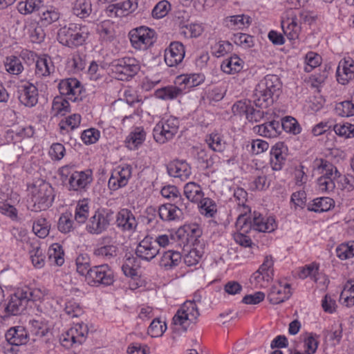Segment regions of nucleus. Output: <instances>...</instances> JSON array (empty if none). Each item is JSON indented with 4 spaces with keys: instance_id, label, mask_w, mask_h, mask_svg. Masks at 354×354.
Masks as SVG:
<instances>
[{
    "instance_id": "obj_9",
    "label": "nucleus",
    "mask_w": 354,
    "mask_h": 354,
    "mask_svg": "<svg viewBox=\"0 0 354 354\" xmlns=\"http://www.w3.org/2000/svg\"><path fill=\"white\" fill-rule=\"evenodd\" d=\"M113 281V272L106 264L93 267L86 277L87 283L93 286H109Z\"/></svg>"
},
{
    "instance_id": "obj_1",
    "label": "nucleus",
    "mask_w": 354,
    "mask_h": 354,
    "mask_svg": "<svg viewBox=\"0 0 354 354\" xmlns=\"http://www.w3.org/2000/svg\"><path fill=\"white\" fill-rule=\"evenodd\" d=\"M62 95H66L67 99L55 98L53 102L52 109L55 115H65L70 111L68 100L77 102L82 100V88L80 82L75 78L62 80L58 86Z\"/></svg>"
},
{
    "instance_id": "obj_59",
    "label": "nucleus",
    "mask_w": 354,
    "mask_h": 354,
    "mask_svg": "<svg viewBox=\"0 0 354 354\" xmlns=\"http://www.w3.org/2000/svg\"><path fill=\"white\" fill-rule=\"evenodd\" d=\"M30 258L35 267L40 268L44 265V257L40 247L33 246L30 251Z\"/></svg>"
},
{
    "instance_id": "obj_47",
    "label": "nucleus",
    "mask_w": 354,
    "mask_h": 354,
    "mask_svg": "<svg viewBox=\"0 0 354 354\" xmlns=\"http://www.w3.org/2000/svg\"><path fill=\"white\" fill-rule=\"evenodd\" d=\"M5 67L8 73L13 75L19 74L24 69L19 58L15 56L8 57L6 58Z\"/></svg>"
},
{
    "instance_id": "obj_14",
    "label": "nucleus",
    "mask_w": 354,
    "mask_h": 354,
    "mask_svg": "<svg viewBox=\"0 0 354 354\" xmlns=\"http://www.w3.org/2000/svg\"><path fill=\"white\" fill-rule=\"evenodd\" d=\"M291 295L290 284L277 281L270 288L268 298L271 304H277L289 299Z\"/></svg>"
},
{
    "instance_id": "obj_11",
    "label": "nucleus",
    "mask_w": 354,
    "mask_h": 354,
    "mask_svg": "<svg viewBox=\"0 0 354 354\" xmlns=\"http://www.w3.org/2000/svg\"><path fill=\"white\" fill-rule=\"evenodd\" d=\"M32 294L29 290H18L11 296L6 310L7 313L17 315L21 314L26 308Z\"/></svg>"
},
{
    "instance_id": "obj_50",
    "label": "nucleus",
    "mask_w": 354,
    "mask_h": 354,
    "mask_svg": "<svg viewBox=\"0 0 354 354\" xmlns=\"http://www.w3.org/2000/svg\"><path fill=\"white\" fill-rule=\"evenodd\" d=\"M266 274V260L262 263L259 268L252 275L250 282L254 288H259L264 287Z\"/></svg>"
},
{
    "instance_id": "obj_43",
    "label": "nucleus",
    "mask_w": 354,
    "mask_h": 354,
    "mask_svg": "<svg viewBox=\"0 0 354 354\" xmlns=\"http://www.w3.org/2000/svg\"><path fill=\"white\" fill-rule=\"evenodd\" d=\"M50 224L44 218H39L32 225L34 233L39 238L46 237L50 231Z\"/></svg>"
},
{
    "instance_id": "obj_62",
    "label": "nucleus",
    "mask_w": 354,
    "mask_h": 354,
    "mask_svg": "<svg viewBox=\"0 0 354 354\" xmlns=\"http://www.w3.org/2000/svg\"><path fill=\"white\" fill-rule=\"evenodd\" d=\"M64 310L71 317H77L82 314V310L79 304L74 300L66 303Z\"/></svg>"
},
{
    "instance_id": "obj_56",
    "label": "nucleus",
    "mask_w": 354,
    "mask_h": 354,
    "mask_svg": "<svg viewBox=\"0 0 354 354\" xmlns=\"http://www.w3.org/2000/svg\"><path fill=\"white\" fill-rule=\"evenodd\" d=\"M81 121V116L79 114H73L66 118V120L60 121L59 126L61 130H66L70 128L73 130L79 126Z\"/></svg>"
},
{
    "instance_id": "obj_38",
    "label": "nucleus",
    "mask_w": 354,
    "mask_h": 354,
    "mask_svg": "<svg viewBox=\"0 0 354 354\" xmlns=\"http://www.w3.org/2000/svg\"><path fill=\"white\" fill-rule=\"evenodd\" d=\"M335 110L336 113L342 117L354 115V94L351 95L350 100H345L337 103Z\"/></svg>"
},
{
    "instance_id": "obj_19",
    "label": "nucleus",
    "mask_w": 354,
    "mask_h": 354,
    "mask_svg": "<svg viewBox=\"0 0 354 354\" xmlns=\"http://www.w3.org/2000/svg\"><path fill=\"white\" fill-rule=\"evenodd\" d=\"M275 124V131L272 133L268 134L267 137L275 138L282 131H286L288 133L297 135L301 132V128L297 120L291 116H286L283 118L281 123H274Z\"/></svg>"
},
{
    "instance_id": "obj_16",
    "label": "nucleus",
    "mask_w": 354,
    "mask_h": 354,
    "mask_svg": "<svg viewBox=\"0 0 354 354\" xmlns=\"http://www.w3.org/2000/svg\"><path fill=\"white\" fill-rule=\"evenodd\" d=\"M185 48L182 43L173 41L165 50V61L167 66L172 67L180 64L185 57Z\"/></svg>"
},
{
    "instance_id": "obj_39",
    "label": "nucleus",
    "mask_w": 354,
    "mask_h": 354,
    "mask_svg": "<svg viewBox=\"0 0 354 354\" xmlns=\"http://www.w3.org/2000/svg\"><path fill=\"white\" fill-rule=\"evenodd\" d=\"M118 252V248L115 244H108L100 246L94 250L96 257L103 258L105 260H110L115 257Z\"/></svg>"
},
{
    "instance_id": "obj_55",
    "label": "nucleus",
    "mask_w": 354,
    "mask_h": 354,
    "mask_svg": "<svg viewBox=\"0 0 354 354\" xmlns=\"http://www.w3.org/2000/svg\"><path fill=\"white\" fill-rule=\"evenodd\" d=\"M321 61L322 58L317 53L313 51L308 52L305 57V71L310 72L313 68L320 65Z\"/></svg>"
},
{
    "instance_id": "obj_5",
    "label": "nucleus",
    "mask_w": 354,
    "mask_h": 354,
    "mask_svg": "<svg viewBox=\"0 0 354 354\" xmlns=\"http://www.w3.org/2000/svg\"><path fill=\"white\" fill-rule=\"evenodd\" d=\"M199 315L196 303L187 301L181 305L174 316L173 324L180 326L184 332H186L190 324L196 322Z\"/></svg>"
},
{
    "instance_id": "obj_15",
    "label": "nucleus",
    "mask_w": 354,
    "mask_h": 354,
    "mask_svg": "<svg viewBox=\"0 0 354 354\" xmlns=\"http://www.w3.org/2000/svg\"><path fill=\"white\" fill-rule=\"evenodd\" d=\"M236 227L239 232L234 234L235 241L240 245L250 246L252 243L251 239L244 234L248 233L252 229V225L250 222H248V217L245 214H240L239 215L236 222Z\"/></svg>"
},
{
    "instance_id": "obj_13",
    "label": "nucleus",
    "mask_w": 354,
    "mask_h": 354,
    "mask_svg": "<svg viewBox=\"0 0 354 354\" xmlns=\"http://www.w3.org/2000/svg\"><path fill=\"white\" fill-rule=\"evenodd\" d=\"M159 253V248L156 243L153 241L152 237L146 236L138 245L136 254L140 259L150 261Z\"/></svg>"
},
{
    "instance_id": "obj_63",
    "label": "nucleus",
    "mask_w": 354,
    "mask_h": 354,
    "mask_svg": "<svg viewBox=\"0 0 354 354\" xmlns=\"http://www.w3.org/2000/svg\"><path fill=\"white\" fill-rule=\"evenodd\" d=\"M118 10L122 13V17L132 12L138 8V3L136 0H127L123 2L117 3Z\"/></svg>"
},
{
    "instance_id": "obj_51",
    "label": "nucleus",
    "mask_w": 354,
    "mask_h": 354,
    "mask_svg": "<svg viewBox=\"0 0 354 354\" xmlns=\"http://www.w3.org/2000/svg\"><path fill=\"white\" fill-rule=\"evenodd\" d=\"M232 50V45L227 41H220L212 46V53L216 57H221Z\"/></svg>"
},
{
    "instance_id": "obj_10",
    "label": "nucleus",
    "mask_w": 354,
    "mask_h": 354,
    "mask_svg": "<svg viewBox=\"0 0 354 354\" xmlns=\"http://www.w3.org/2000/svg\"><path fill=\"white\" fill-rule=\"evenodd\" d=\"M53 198L52 187L47 184L40 185L32 194L34 210L41 211L47 209L51 205Z\"/></svg>"
},
{
    "instance_id": "obj_36",
    "label": "nucleus",
    "mask_w": 354,
    "mask_h": 354,
    "mask_svg": "<svg viewBox=\"0 0 354 354\" xmlns=\"http://www.w3.org/2000/svg\"><path fill=\"white\" fill-rule=\"evenodd\" d=\"M64 250L59 243L52 244L48 250V256L49 261L57 266H62L64 262Z\"/></svg>"
},
{
    "instance_id": "obj_6",
    "label": "nucleus",
    "mask_w": 354,
    "mask_h": 354,
    "mask_svg": "<svg viewBox=\"0 0 354 354\" xmlns=\"http://www.w3.org/2000/svg\"><path fill=\"white\" fill-rule=\"evenodd\" d=\"M114 213L108 209H99L88 219L86 230L92 234H100L105 232L113 220Z\"/></svg>"
},
{
    "instance_id": "obj_44",
    "label": "nucleus",
    "mask_w": 354,
    "mask_h": 354,
    "mask_svg": "<svg viewBox=\"0 0 354 354\" xmlns=\"http://www.w3.org/2000/svg\"><path fill=\"white\" fill-rule=\"evenodd\" d=\"M336 254L342 260H346L354 257V241L340 244L336 248Z\"/></svg>"
},
{
    "instance_id": "obj_4",
    "label": "nucleus",
    "mask_w": 354,
    "mask_h": 354,
    "mask_svg": "<svg viewBox=\"0 0 354 354\" xmlns=\"http://www.w3.org/2000/svg\"><path fill=\"white\" fill-rule=\"evenodd\" d=\"M111 72L115 79L127 81L135 76L140 69L139 62L134 57H124L113 61Z\"/></svg>"
},
{
    "instance_id": "obj_64",
    "label": "nucleus",
    "mask_w": 354,
    "mask_h": 354,
    "mask_svg": "<svg viewBox=\"0 0 354 354\" xmlns=\"http://www.w3.org/2000/svg\"><path fill=\"white\" fill-rule=\"evenodd\" d=\"M100 138L99 131L95 129H89L82 132L81 138L86 145L96 142Z\"/></svg>"
},
{
    "instance_id": "obj_27",
    "label": "nucleus",
    "mask_w": 354,
    "mask_h": 354,
    "mask_svg": "<svg viewBox=\"0 0 354 354\" xmlns=\"http://www.w3.org/2000/svg\"><path fill=\"white\" fill-rule=\"evenodd\" d=\"M55 71L51 58L47 55L39 57L36 62L35 73L40 77L48 76Z\"/></svg>"
},
{
    "instance_id": "obj_33",
    "label": "nucleus",
    "mask_w": 354,
    "mask_h": 354,
    "mask_svg": "<svg viewBox=\"0 0 354 354\" xmlns=\"http://www.w3.org/2000/svg\"><path fill=\"white\" fill-rule=\"evenodd\" d=\"M73 12L77 17L85 19L92 12V5L90 0H75L73 6Z\"/></svg>"
},
{
    "instance_id": "obj_53",
    "label": "nucleus",
    "mask_w": 354,
    "mask_h": 354,
    "mask_svg": "<svg viewBox=\"0 0 354 354\" xmlns=\"http://www.w3.org/2000/svg\"><path fill=\"white\" fill-rule=\"evenodd\" d=\"M200 209L202 214L207 217H212L216 212V205L215 203L209 198H202Z\"/></svg>"
},
{
    "instance_id": "obj_37",
    "label": "nucleus",
    "mask_w": 354,
    "mask_h": 354,
    "mask_svg": "<svg viewBox=\"0 0 354 354\" xmlns=\"http://www.w3.org/2000/svg\"><path fill=\"white\" fill-rule=\"evenodd\" d=\"M146 133L141 127H137L127 138V143L131 149L137 148L145 139Z\"/></svg>"
},
{
    "instance_id": "obj_22",
    "label": "nucleus",
    "mask_w": 354,
    "mask_h": 354,
    "mask_svg": "<svg viewBox=\"0 0 354 354\" xmlns=\"http://www.w3.org/2000/svg\"><path fill=\"white\" fill-rule=\"evenodd\" d=\"M285 151L286 147L283 142H277L272 147L270 153V164L273 170L279 171L282 168L285 160L283 156Z\"/></svg>"
},
{
    "instance_id": "obj_34",
    "label": "nucleus",
    "mask_w": 354,
    "mask_h": 354,
    "mask_svg": "<svg viewBox=\"0 0 354 354\" xmlns=\"http://www.w3.org/2000/svg\"><path fill=\"white\" fill-rule=\"evenodd\" d=\"M42 6L41 0H20L17 10L21 14L26 15L40 10Z\"/></svg>"
},
{
    "instance_id": "obj_21",
    "label": "nucleus",
    "mask_w": 354,
    "mask_h": 354,
    "mask_svg": "<svg viewBox=\"0 0 354 354\" xmlns=\"http://www.w3.org/2000/svg\"><path fill=\"white\" fill-rule=\"evenodd\" d=\"M29 333L23 326L10 328L6 333V340L12 345L19 346L28 342Z\"/></svg>"
},
{
    "instance_id": "obj_20",
    "label": "nucleus",
    "mask_w": 354,
    "mask_h": 354,
    "mask_svg": "<svg viewBox=\"0 0 354 354\" xmlns=\"http://www.w3.org/2000/svg\"><path fill=\"white\" fill-rule=\"evenodd\" d=\"M167 169L170 176L179 178L182 180L187 179L191 175V168L185 161L171 162L167 165Z\"/></svg>"
},
{
    "instance_id": "obj_7",
    "label": "nucleus",
    "mask_w": 354,
    "mask_h": 354,
    "mask_svg": "<svg viewBox=\"0 0 354 354\" xmlns=\"http://www.w3.org/2000/svg\"><path fill=\"white\" fill-rule=\"evenodd\" d=\"M179 121L177 118L170 117L165 121H160L153 129V138L156 142L163 144L173 138L178 133Z\"/></svg>"
},
{
    "instance_id": "obj_58",
    "label": "nucleus",
    "mask_w": 354,
    "mask_h": 354,
    "mask_svg": "<svg viewBox=\"0 0 354 354\" xmlns=\"http://www.w3.org/2000/svg\"><path fill=\"white\" fill-rule=\"evenodd\" d=\"M182 93V90L176 86H168L158 91V95L163 100H173Z\"/></svg>"
},
{
    "instance_id": "obj_26",
    "label": "nucleus",
    "mask_w": 354,
    "mask_h": 354,
    "mask_svg": "<svg viewBox=\"0 0 354 354\" xmlns=\"http://www.w3.org/2000/svg\"><path fill=\"white\" fill-rule=\"evenodd\" d=\"M181 259L182 256L179 252L168 250L162 255L159 264L165 270H171L177 266Z\"/></svg>"
},
{
    "instance_id": "obj_8",
    "label": "nucleus",
    "mask_w": 354,
    "mask_h": 354,
    "mask_svg": "<svg viewBox=\"0 0 354 354\" xmlns=\"http://www.w3.org/2000/svg\"><path fill=\"white\" fill-rule=\"evenodd\" d=\"M132 46L138 50H147L155 42V32L147 27L141 26L129 32Z\"/></svg>"
},
{
    "instance_id": "obj_12",
    "label": "nucleus",
    "mask_w": 354,
    "mask_h": 354,
    "mask_svg": "<svg viewBox=\"0 0 354 354\" xmlns=\"http://www.w3.org/2000/svg\"><path fill=\"white\" fill-rule=\"evenodd\" d=\"M254 103L259 109L251 106V111L248 113L247 119L250 122H258L263 118V104L266 102V83L260 82L257 85L254 93Z\"/></svg>"
},
{
    "instance_id": "obj_23",
    "label": "nucleus",
    "mask_w": 354,
    "mask_h": 354,
    "mask_svg": "<svg viewBox=\"0 0 354 354\" xmlns=\"http://www.w3.org/2000/svg\"><path fill=\"white\" fill-rule=\"evenodd\" d=\"M116 223L118 227L123 230L131 231L136 229L137 226L133 214L127 209H122L118 213Z\"/></svg>"
},
{
    "instance_id": "obj_46",
    "label": "nucleus",
    "mask_w": 354,
    "mask_h": 354,
    "mask_svg": "<svg viewBox=\"0 0 354 354\" xmlns=\"http://www.w3.org/2000/svg\"><path fill=\"white\" fill-rule=\"evenodd\" d=\"M335 133L344 138H351L354 137V124L348 122L338 123L333 127Z\"/></svg>"
},
{
    "instance_id": "obj_45",
    "label": "nucleus",
    "mask_w": 354,
    "mask_h": 354,
    "mask_svg": "<svg viewBox=\"0 0 354 354\" xmlns=\"http://www.w3.org/2000/svg\"><path fill=\"white\" fill-rule=\"evenodd\" d=\"M40 11V21L43 25H50L59 19V13L52 8L45 9L42 6Z\"/></svg>"
},
{
    "instance_id": "obj_25",
    "label": "nucleus",
    "mask_w": 354,
    "mask_h": 354,
    "mask_svg": "<svg viewBox=\"0 0 354 354\" xmlns=\"http://www.w3.org/2000/svg\"><path fill=\"white\" fill-rule=\"evenodd\" d=\"M28 333L34 337L32 340L48 335L49 328L48 325L41 319L30 320L28 326Z\"/></svg>"
},
{
    "instance_id": "obj_41",
    "label": "nucleus",
    "mask_w": 354,
    "mask_h": 354,
    "mask_svg": "<svg viewBox=\"0 0 354 354\" xmlns=\"http://www.w3.org/2000/svg\"><path fill=\"white\" fill-rule=\"evenodd\" d=\"M250 24V18L245 15L231 16L227 20V26L234 29H243Z\"/></svg>"
},
{
    "instance_id": "obj_28",
    "label": "nucleus",
    "mask_w": 354,
    "mask_h": 354,
    "mask_svg": "<svg viewBox=\"0 0 354 354\" xmlns=\"http://www.w3.org/2000/svg\"><path fill=\"white\" fill-rule=\"evenodd\" d=\"M335 202L330 197L317 198L313 201L312 203L307 205L308 211L315 212H324L330 210L334 207Z\"/></svg>"
},
{
    "instance_id": "obj_29",
    "label": "nucleus",
    "mask_w": 354,
    "mask_h": 354,
    "mask_svg": "<svg viewBox=\"0 0 354 354\" xmlns=\"http://www.w3.org/2000/svg\"><path fill=\"white\" fill-rule=\"evenodd\" d=\"M184 194L192 203H198L204 195L201 186L194 182H189L185 185Z\"/></svg>"
},
{
    "instance_id": "obj_57",
    "label": "nucleus",
    "mask_w": 354,
    "mask_h": 354,
    "mask_svg": "<svg viewBox=\"0 0 354 354\" xmlns=\"http://www.w3.org/2000/svg\"><path fill=\"white\" fill-rule=\"evenodd\" d=\"M319 336L316 334L310 333L304 339V348L306 354H314L318 347Z\"/></svg>"
},
{
    "instance_id": "obj_18",
    "label": "nucleus",
    "mask_w": 354,
    "mask_h": 354,
    "mask_svg": "<svg viewBox=\"0 0 354 354\" xmlns=\"http://www.w3.org/2000/svg\"><path fill=\"white\" fill-rule=\"evenodd\" d=\"M337 80L342 85L346 84L354 76V60L346 57L341 60L336 71Z\"/></svg>"
},
{
    "instance_id": "obj_32",
    "label": "nucleus",
    "mask_w": 354,
    "mask_h": 354,
    "mask_svg": "<svg viewBox=\"0 0 354 354\" xmlns=\"http://www.w3.org/2000/svg\"><path fill=\"white\" fill-rule=\"evenodd\" d=\"M243 62L236 55L224 60L221 65V70L227 74L238 73L243 68Z\"/></svg>"
},
{
    "instance_id": "obj_3",
    "label": "nucleus",
    "mask_w": 354,
    "mask_h": 354,
    "mask_svg": "<svg viewBox=\"0 0 354 354\" xmlns=\"http://www.w3.org/2000/svg\"><path fill=\"white\" fill-rule=\"evenodd\" d=\"M316 167L321 174L317 179V187L322 192H333L335 189L336 178L339 176L337 167L326 160L319 159L316 161Z\"/></svg>"
},
{
    "instance_id": "obj_2",
    "label": "nucleus",
    "mask_w": 354,
    "mask_h": 354,
    "mask_svg": "<svg viewBox=\"0 0 354 354\" xmlns=\"http://www.w3.org/2000/svg\"><path fill=\"white\" fill-rule=\"evenodd\" d=\"M88 35L89 32L86 26L70 24L68 26H64L59 30L57 39L62 44L73 48L82 45Z\"/></svg>"
},
{
    "instance_id": "obj_42",
    "label": "nucleus",
    "mask_w": 354,
    "mask_h": 354,
    "mask_svg": "<svg viewBox=\"0 0 354 354\" xmlns=\"http://www.w3.org/2000/svg\"><path fill=\"white\" fill-rule=\"evenodd\" d=\"M267 135L272 133L275 131V125L274 123H281L283 117V112L280 109H274L272 113H267Z\"/></svg>"
},
{
    "instance_id": "obj_48",
    "label": "nucleus",
    "mask_w": 354,
    "mask_h": 354,
    "mask_svg": "<svg viewBox=\"0 0 354 354\" xmlns=\"http://www.w3.org/2000/svg\"><path fill=\"white\" fill-rule=\"evenodd\" d=\"M335 187L342 190L352 191L354 189V177L351 175H342L336 178Z\"/></svg>"
},
{
    "instance_id": "obj_40",
    "label": "nucleus",
    "mask_w": 354,
    "mask_h": 354,
    "mask_svg": "<svg viewBox=\"0 0 354 354\" xmlns=\"http://www.w3.org/2000/svg\"><path fill=\"white\" fill-rule=\"evenodd\" d=\"M206 142L211 149L217 152H222L225 149L226 143L222 136L217 133H210L206 138Z\"/></svg>"
},
{
    "instance_id": "obj_24",
    "label": "nucleus",
    "mask_w": 354,
    "mask_h": 354,
    "mask_svg": "<svg viewBox=\"0 0 354 354\" xmlns=\"http://www.w3.org/2000/svg\"><path fill=\"white\" fill-rule=\"evenodd\" d=\"M92 180L90 174L84 171H74L69 177L68 184L70 189L77 191L84 188Z\"/></svg>"
},
{
    "instance_id": "obj_35",
    "label": "nucleus",
    "mask_w": 354,
    "mask_h": 354,
    "mask_svg": "<svg viewBox=\"0 0 354 354\" xmlns=\"http://www.w3.org/2000/svg\"><path fill=\"white\" fill-rule=\"evenodd\" d=\"M339 301L346 307L354 306V281H348L345 284L340 294Z\"/></svg>"
},
{
    "instance_id": "obj_31",
    "label": "nucleus",
    "mask_w": 354,
    "mask_h": 354,
    "mask_svg": "<svg viewBox=\"0 0 354 354\" xmlns=\"http://www.w3.org/2000/svg\"><path fill=\"white\" fill-rule=\"evenodd\" d=\"M281 94V82L275 75H267V95H270L271 102L276 101Z\"/></svg>"
},
{
    "instance_id": "obj_61",
    "label": "nucleus",
    "mask_w": 354,
    "mask_h": 354,
    "mask_svg": "<svg viewBox=\"0 0 354 354\" xmlns=\"http://www.w3.org/2000/svg\"><path fill=\"white\" fill-rule=\"evenodd\" d=\"M234 115H245L247 118L248 113L251 111V105L250 101H238L232 108Z\"/></svg>"
},
{
    "instance_id": "obj_17",
    "label": "nucleus",
    "mask_w": 354,
    "mask_h": 354,
    "mask_svg": "<svg viewBox=\"0 0 354 354\" xmlns=\"http://www.w3.org/2000/svg\"><path fill=\"white\" fill-rule=\"evenodd\" d=\"M19 100L26 106L32 107L38 101V91L37 87L29 82H26L19 87Z\"/></svg>"
},
{
    "instance_id": "obj_60",
    "label": "nucleus",
    "mask_w": 354,
    "mask_h": 354,
    "mask_svg": "<svg viewBox=\"0 0 354 354\" xmlns=\"http://www.w3.org/2000/svg\"><path fill=\"white\" fill-rule=\"evenodd\" d=\"M170 3L165 0L158 2L152 10V16L156 19H160L165 17L170 8Z\"/></svg>"
},
{
    "instance_id": "obj_52",
    "label": "nucleus",
    "mask_w": 354,
    "mask_h": 354,
    "mask_svg": "<svg viewBox=\"0 0 354 354\" xmlns=\"http://www.w3.org/2000/svg\"><path fill=\"white\" fill-rule=\"evenodd\" d=\"M167 330L165 322H162L159 319H154L148 328V334L151 337H160Z\"/></svg>"
},
{
    "instance_id": "obj_49",
    "label": "nucleus",
    "mask_w": 354,
    "mask_h": 354,
    "mask_svg": "<svg viewBox=\"0 0 354 354\" xmlns=\"http://www.w3.org/2000/svg\"><path fill=\"white\" fill-rule=\"evenodd\" d=\"M88 202L86 200L80 201L75 209V221L79 223H85L88 216Z\"/></svg>"
},
{
    "instance_id": "obj_54",
    "label": "nucleus",
    "mask_w": 354,
    "mask_h": 354,
    "mask_svg": "<svg viewBox=\"0 0 354 354\" xmlns=\"http://www.w3.org/2000/svg\"><path fill=\"white\" fill-rule=\"evenodd\" d=\"M76 266L77 272L81 275L84 276L86 281V277L90 273V270L92 268H90L88 257L82 254L78 256L76 259Z\"/></svg>"
},
{
    "instance_id": "obj_30",
    "label": "nucleus",
    "mask_w": 354,
    "mask_h": 354,
    "mask_svg": "<svg viewBox=\"0 0 354 354\" xmlns=\"http://www.w3.org/2000/svg\"><path fill=\"white\" fill-rule=\"evenodd\" d=\"M281 27L284 34L290 40H295L298 38L301 31V26L294 20L293 17L281 21Z\"/></svg>"
}]
</instances>
